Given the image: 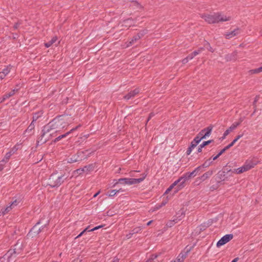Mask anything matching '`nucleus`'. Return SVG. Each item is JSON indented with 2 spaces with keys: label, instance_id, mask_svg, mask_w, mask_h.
Segmentation results:
<instances>
[{
  "label": "nucleus",
  "instance_id": "obj_17",
  "mask_svg": "<svg viewBox=\"0 0 262 262\" xmlns=\"http://www.w3.org/2000/svg\"><path fill=\"white\" fill-rule=\"evenodd\" d=\"M141 38V36L140 34H137L135 35L133 38L129 41L126 46V47H128L130 46H132L135 44L138 40H139Z\"/></svg>",
  "mask_w": 262,
  "mask_h": 262
},
{
  "label": "nucleus",
  "instance_id": "obj_38",
  "mask_svg": "<svg viewBox=\"0 0 262 262\" xmlns=\"http://www.w3.org/2000/svg\"><path fill=\"white\" fill-rule=\"evenodd\" d=\"M243 136V135H238L236 138L234 139L233 140V141L230 143V144H232V145L233 146L235 143L239 139H240Z\"/></svg>",
  "mask_w": 262,
  "mask_h": 262
},
{
  "label": "nucleus",
  "instance_id": "obj_6",
  "mask_svg": "<svg viewBox=\"0 0 262 262\" xmlns=\"http://www.w3.org/2000/svg\"><path fill=\"white\" fill-rule=\"evenodd\" d=\"M21 243L17 242V243L14 246V249L13 250H9L3 258H9L13 253H19L20 252V250H21Z\"/></svg>",
  "mask_w": 262,
  "mask_h": 262
},
{
  "label": "nucleus",
  "instance_id": "obj_44",
  "mask_svg": "<svg viewBox=\"0 0 262 262\" xmlns=\"http://www.w3.org/2000/svg\"><path fill=\"white\" fill-rule=\"evenodd\" d=\"M232 144H229L228 145L226 146V147H225L223 149L225 150V151H226L227 149H228L229 148H230L231 147H232Z\"/></svg>",
  "mask_w": 262,
  "mask_h": 262
},
{
  "label": "nucleus",
  "instance_id": "obj_34",
  "mask_svg": "<svg viewBox=\"0 0 262 262\" xmlns=\"http://www.w3.org/2000/svg\"><path fill=\"white\" fill-rule=\"evenodd\" d=\"M208 127L205 128L203 129H202L198 134V136H199V137L203 136L204 135V134L207 132Z\"/></svg>",
  "mask_w": 262,
  "mask_h": 262
},
{
  "label": "nucleus",
  "instance_id": "obj_49",
  "mask_svg": "<svg viewBox=\"0 0 262 262\" xmlns=\"http://www.w3.org/2000/svg\"><path fill=\"white\" fill-rule=\"evenodd\" d=\"M188 60H188V58L186 57V58H184V59H183L182 63L183 64H185V63H186L188 61Z\"/></svg>",
  "mask_w": 262,
  "mask_h": 262
},
{
  "label": "nucleus",
  "instance_id": "obj_46",
  "mask_svg": "<svg viewBox=\"0 0 262 262\" xmlns=\"http://www.w3.org/2000/svg\"><path fill=\"white\" fill-rule=\"evenodd\" d=\"M194 56L191 53L189 54L187 57L188 58V60H191L193 58Z\"/></svg>",
  "mask_w": 262,
  "mask_h": 262
},
{
  "label": "nucleus",
  "instance_id": "obj_12",
  "mask_svg": "<svg viewBox=\"0 0 262 262\" xmlns=\"http://www.w3.org/2000/svg\"><path fill=\"white\" fill-rule=\"evenodd\" d=\"M53 129H54L52 126V124H51L50 122L49 124H48L47 125H45L43 127V128L42 130V136L43 137L44 136H45L46 134L49 133L51 132V130Z\"/></svg>",
  "mask_w": 262,
  "mask_h": 262
},
{
  "label": "nucleus",
  "instance_id": "obj_55",
  "mask_svg": "<svg viewBox=\"0 0 262 262\" xmlns=\"http://www.w3.org/2000/svg\"><path fill=\"white\" fill-rule=\"evenodd\" d=\"M192 54L194 56H195L197 55H198L199 53V52H198L197 51H195L193 53H192Z\"/></svg>",
  "mask_w": 262,
  "mask_h": 262
},
{
  "label": "nucleus",
  "instance_id": "obj_31",
  "mask_svg": "<svg viewBox=\"0 0 262 262\" xmlns=\"http://www.w3.org/2000/svg\"><path fill=\"white\" fill-rule=\"evenodd\" d=\"M11 68L10 66H8L3 70L2 73L6 76L10 72Z\"/></svg>",
  "mask_w": 262,
  "mask_h": 262
},
{
  "label": "nucleus",
  "instance_id": "obj_51",
  "mask_svg": "<svg viewBox=\"0 0 262 262\" xmlns=\"http://www.w3.org/2000/svg\"><path fill=\"white\" fill-rule=\"evenodd\" d=\"M20 25V23H17L16 24H15L14 26V28L15 29H17L18 28V26H19Z\"/></svg>",
  "mask_w": 262,
  "mask_h": 262
},
{
  "label": "nucleus",
  "instance_id": "obj_43",
  "mask_svg": "<svg viewBox=\"0 0 262 262\" xmlns=\"http://www.w3.org/2000/svg\"><path fill=\"white\" fill-rule=\"evenodd\" d=\"M210 165V163H207V162H205L201 166V167H207L208 166H209Z\"/></svg>",
  "mask_w": 262,
  "mask_h": 262
},
{
  "label": "nucleus",
  "instance_id": "obj_53",
  "mask_svg": "<svg viewBox=\"0 0 262 262\" xmlns=\"http://www.w3.org/2000/svg\"><path fill=\"white\" fill-rule=\"evenodd\" d=\"M258 99H259V96H256L255 97V100L253 102V105H255V103L258 101Z\"/></svg>",
  "mask_w": 262,
  "mask_h": 262
},
{
  "label": "nucleus",
  "instance_id": "obj_40",
  "mask_svg": "<svg viewBox=\"0 0 262 262\" xmlns=\"http://www.w3.org/2000/svg\"><path fill=\"white\" fill-rule=\"evenodd\" d=\"M117 193L116 190H112L109 194L110 196H113Z\"/></svg>",
  "mask_w": 262,
  "mask_h": 262
},
{
  "label": "nucleus",
  "instance_id": "obj_1",
  "mask_svg": "<svg viewBox=\"0 0 262 262\" xmlns=\"http://www.w3.org/2000/svg\"><path fill=\"white\" fill-rule=\"evenodd\" d=\"M201 17L209 24L216 23L219 21H226L230 20L231 17L221 15L219 13H215L213 15L202 14Z\"/></svg>",
  "mask_w": 262,
  "mask_h": 262
},
{
  "label": "nucleus",
  "instance_id": "obj_64",
  "mask_svg": "<svg viewBox=\"0 0 262 262\" xmlns=\"http://www.w3.org/2000/svg\"><path fill=\"white\" fill-rule=\"evenodd\" d=\"M208 50H209L210 51L212 52H213V50L212 48L211 47H209V48L208 49Z\"/></svg>",
  "mask_w": 262,
  "mask_h": 262
},
{
  "label": "nucleus",
  "instance_id": "obj_33",
  "mask_svg": "<svg viewBox=\"0 0 262 262\" xmlns=\"http://www.w3.org/2000/svg\"><path fill=\"white\" fill-rule=\"evenodd\" d=\"M213 141L212 140H208L207 141H205L202 144H201L200 145V146H201V147H205V146L208 145L209 144H210L211 142H212Z\"/></svg>",
  "mask_w": 262,
  "mask_h": 262
},
{
  "label": "nucleus",
  "instance_id": "obj_13",
  "mask_svg": "<svg viewBox=\"0 0 262 262\" xmlns=\"http://www.w3.org/2000/svg\"><path fill=\"white\" fill-rule=\"evenodd\" d=\"M84 151L78 152L76 155L72 156L71 158H70L68 159V162L69 163H73V162H75L81 160V158H79V154H84Z\"/></svg>",
  "mask_w": 262,
  "mask_h": 262
},
{
  "label": "nucleus",
  "instance_id": "obj_63",
  "mask_svg": "<svg viewBox=\"0 0 262 262\" xmlns=\"http://www.w3.org/2000/svg\"><path fill=\"white\" fill-rule=\"evenodd\" d=\"M3 166L2 164H0V171L3 169Z\"/></svg>",
  "mask_w": 262,
  "mask_h": 262
},
{
  "label": "nucleus",
  "instance_id": "obj_18",
  "mask_svg": "<svg viewBox=\"0 0 262 262\" xmlns=\"http://www.w3.org/2000/svg\"><path fill=\"white\" fill-rule=\"evenodd\" d=\"M201 166H199L196 168L192 172L186 173V174L187 176V178L190 179L191 177L195 176L196 173L201 169Z\"/></svg>",
  "mask_w": 262,
  "mask_h": 262
},
{
  "label": "nucleus",
  "instance_id": "obj_56",
  "mask_svg": "<svg viewBox=\"0 0 262 262\" xmlns=\"http://www.w3.org/2000/svg\"><path fill=\"white\" fill-rule=\"evenodd\" d=\"M225 151L223 149L221 150V151L218 154V156H220L222 155Z\"/></svg>",
  "mask_w": 262,
  "mask_h": 262
},
{
  "label": "nucleus",
  "instance_id": "obj_9",
  "mask_svg": "<svg viewBox=\"0 0 262 262\" xmlns=\"http://www.w3.org/2000/svg\"><path fill=\"white\" fill-rule=\"evenodd\" d=\"M20 200H15L9 206H7L5 209H2L1 212H2L3 215H5V214L10 211L15 207H16L20 203Z\"/></svg>",
  "mask_w": 262,
  "mask_h": 262
},
{
  "label": "nucleus",
  "instance_id": "obj_35",
  "mask_svg": "<svg viewBox=\"0 0 262 262\" xmlns=\"http://www.w3.org/2000/svg\"><path fill=\"white\" fill-rule=\"evenodd\" d=\"M34 128V125L33 124V123H31V124L29 126V127H28V128L26 130V132H31L32 131V130H33Z\"/></svg>",
  "mask_w": 262,
  "mask_h": 262
},
{
  "label": "nucleus",
  "instance_id": "obj_14",
  "mask_svg": "<svg viewBox=\"0 0 262 262\" xmlns=\"http://www.w3.org/2000/svg\"><path fill=\"white\" fill-rule=\"evenodd\" d=\"M240 33L239 29L236 28L234 29L233 31L228 33L225 34V37L227 39H230L233 37L236 36Z\"/></svg>",
  "mask_w": 262,
  "mask_h": 262
},
{
  "label": "nucleus",
  "instance_id": "obj_30",
  "mask_svg": "<svg viewBox=\"0 0 262 262\" xmlns=\"http://www.w3.org/2000/svg\"><path fill=\"white\" fill-rule=\"evenodd\" d=\"M262 71V67L250 70L249 72L251 74L258 73Z\"/></svg>",
  "mask_w": 262,
  "mask_h": 262
},
{
  "label": "nucleus",
  "instance_id": "obj_21",
  "mask_svg": "<svg viewBox=\"0 0 262 262\" xmlns=\"http://www.w3.org/2000/svg\"><path fill=\"white\" fill-rule=\"evenodd\" d=\"M17 91V89L16 90L14 89L12 91H11V92H10L9 93H7L5 95H4L3 97L5 98V99L6 100L7 99L13 96L15 94V92Z\"/></svg>",
  "mask_w": 262,
  "mask_h": 262
},
{
  "label": "nucleus",
  "instance_id": "obj_28",
  "mask_svg": "<svg viewBox=\"0 0 262 262\" xmlns=\"http://www.w3.org/2000/svg\"><path fill=\"white\" fill-rule=\"evenodd\" d=\"M79 126H80V125H78V126H76V127L72 128V129L70 130V131L67 132V133H66L62 135H61L60 136H61V138L62 139L63 138L66 137L68 135H69L70 134L72 133L73 131L76 130Z\"/></svg>",
  "mask_w": 262,
  "mask_h": 262
},
{
  "label": "nucleus",
  "instance_id": "obj_19",
  "mask_svg": "<svg viewBox=\"0 0 262 262\" xmlns=\"http://www.w3.org/2000/svg\"><path fill=\"white\" fill-rule=\"evenodd\" d=\"M12 155V151H9V152L7 153L5 158L0 162V164H2L3 166H4V164L8 162Z\"/></svg>",
  "mask_w": 262,
  "mask_h": 262
},
{
  "label": "nucleus",
  "instance_id": "obj_27",
  "mask_svg": "<svg viewBox=\"0 0 262 262\" xmlns=\"http://www.w3.org/2000/svg\"><path fill=\"white\" fill-rule=\"evenodd\" d=\"M177 221H178L177 219H174L173 220H170V221H168L167 222V223L166 224L167 227H171L172 226H173L174 225V223L178 222Z\"/></svg>",
  "mask_w": 262,
  "mask_h": 262
},
{
  "label": "nucleus",
  "instance_id": "obj_42",
  "mask_svg": "<svg viewBox=\"0 0 262 262\" xmlns=\"http://www.w3.org/2000/svg\"><path fill=\"white\" fill-rule=\"evenodd\" d=\"M176 185H173V183L166 190L165 193H168L169 191H170L172 188L176 186Z\"/></svg>",
  "mask_w": 262,
  "mask_h": 262
},
{
  "label": "nucleus",
  "instance_id": "obj_11",
  "mask_svg": "<svg viewBox=\"0 0 262 262\" xmlns=\"http://www.w3.org/2000/svg\"><path fill=\"white\" fill-rule=\"evenodd\" d=\"M140 92V90L139 89H136L134 90L130 91L127 95L124 96V98L126 100H129L132 98H134L135 96H136Z\"/></svg>",
  "mask_w": 262,
  "mask_h": 262
},
{
  "label": "nucleus",
  "instance_id": "obj_54",
  "mask_svg": "<svg viewBox=\"0 0 262 262\" xmlns=\"http://www.w3.org/2000/svg\"><path fill=\"white\" fill-rule=\"evenodd\" d=\"M17 150V149L16 148V147H14L10 151H12L13 155Z\"/></svg>",
  "mask_w": 262,
  "mask_h": 262
},
{
  "label": "nucleus",
  "instance_id": "obj_62",
  "mask_svg": "<svg viewBox=\"0 0 262 262\" xmlns=\"http://www.w3.org/2000/svg\"><path fill=\"white\" fill-rule=\"evenodd\" d=\"M220 156H218V154L214 157L213 158V160H215L216 159H217Z\"/></svg>",
  "mask_w": 262,
  "mask_h": 262
},
{
  "label": "nucleus",
  "instance_id": "obj_26",
  "mask_svg": "<svg viewBox=\"0 0 262 262\" xmlns=\"http://www.w3.org/2000/svg\"><path fill=\"white\" fill-rule=\"evenodd\" d=\"M197 145H195V143L191 142L190 146L187 149L186 153L188 155H190L192 149L196 146Z\"/></svg>",
  "mask_w": 262,
  "mask_h": 262
},
{
  "label": "nucleus",
  "instance_id": "obj_32",
  "mask_svg": "<svg viewBox=\"0 0 262 262\" xmlns=\"http://www.w3.org/2000/svg\"><path fill=\"white\" fill-rule=\"evenodd\" d=\"M235 170H236V172L237 173H241L243 172L246 171L245 170V167H244V166H243L242 167H241L240 168L236 169Z\"/></svg>",
  "mask_w": 262,
  "mask_h": 262
},
{
  "label": "nucleus",
  "instance_id": "obj_47",
  "mask_svg": "<svg viewBox=\"0 0 262 262\" xmlns=\"http://www.w3.org/2000/svg\"><path fill=\"white\" fill-rule=\"evenodd\" d=\"M5 76L6 75L2 72H0V80L4 79Z\"/></svg>",
  "mask_w": 262,
  "mask_h": 262
},
{
  "label": "nucleus",
  "instance_id": "obj_61",
  "mask_svg": "<svg viewBox=\"0 0 262 262\" xmlns=\"http://www.w3.org/2000/svg\"><path fill=\"white\" fill-rule=\"evenodd\" d=\"M238 259V257H236L235 258H234L232 261V262H236Z\"/></svg>",
  "mask_w": 262,
  "mask_h": 262
},
{
  "label": "nucleus",
  "instance_id": "obj_10",
  "mask_svg": "<svg viewBox=\"0 0 262 262\" xmlns=\"http://www.w3.org/2000/svg\"><path fill=\"white\" fill-rule=\"evenodd\" d=\"M188 180L189 179L188 178H187V176L185 173L183 176L181 177L178 180L176 181L173 183V185H178V187L181 188L183 187V184L184 183Z\"/></svg>",
  "mask_w": 262,
  "mask_h": 262
},
{
  "label": "nucleus",
  "instance_id": "obj_7",
  "mask_svg": "<svg viewBox=\"0 0 262 262\" xmlns=\"http://www.w3.org/2000/svg\"><path fill=\"white\" fill-rule=\"evenodd\" d=\"M233 237V235L231 234H226L222 237L217 243L216 246L220 247L221 246L225 245V244L229 242Z\"/></svg>",
  "mask_w": 262,
  "mask_h": 262
},
{
  "label": "nucleus",
  "instance_id": "obj_20",
  "mask_svg": "<svg viewBox=\"0 0 262 262\" xmlns=\"http://www.w3.org/2000/svg\"><path fill=\"white\" fill-rule=\"evenodd\" d=\"M213 174V171L212 170H209L206 172H205L204 174H203L202 177L200 178L201 180L202 181H205L208 178H209L212 174Z\"/></svg>",
  "mask_w": 262,
  "mask_h": 262
},
{
  "label": "nucleus",
  "instance_id": "obj_57",
  "mask_svg": "<svg viewBox=\"0 0 262 262\" xmlns=\"http://www.w3.org/2000/svg\"><path fill=\"white\" fill-rule=\"evenodd\" d=\"M133 234H132V232L129 233L128 234H127L126 235V237L127 238L129 239V238L131 237L132 235H133Z\"/></svg>",
  "mask_w": 262,
  "mask_h": 262
},
{
  "label": "nucleus",
  "instance_id": "obj_58",
  "mask_svg": "<svg viewBox=\"0 0 262 262\" xmlns=\"http://www.w3.org/2000/svg\"><path fill=\"white\" fill-rule=\"evenodd\" d=\"M204 50L203 48H200L197 50L198 52H199V53H200L201 51H202Z\"/></svg>",
  "mask_w": 262,
  "mask_h": 262
},
{
  "label": "nucleus",
  "instance_id": "obj_2",
  "mask_svg": "<svg viewBox=\"0 0 262 262\" xmlns=\"http://www.w3.org/2000/svg\"><path fill=\"white\" fill-rule=\"evenodd\" d=\"M66 179V177H64V174L59 175L57 173H53L51 175L49 179L48 185L51 187L59 186Z\"/></svg>",
  "mask_w": 262,
  "mask_h": 262
},
{
  "label": "nucleus",
  "instance_id": "obj_48",
  "mask_svg": "<svg viewBox=\"0 0 262 262\" xmlns=\"http://www.w3.org/2000/svg\"><path fill=\"white\" fill-rule=\"evenodd\" d=\"M154 115H155V114H154V113H150V114H149V117H148V119H147V122H146V123H147V122H148V121H149V120H150V119H151L153 116H154Z\"/></svg>",
  "mask_w": 262,
  "mask_h": 262
},
{
  "label": "nucleus",
  "instance_id": "obj_3",
  "mask_svg": "<svg viewBox=\"0 0 262 262\" xmlns=\"http://www.w3.org/2000/svg\"><path fill=\"white\" fill-rule=\"evenodd\" d=\"M146 177V174L143 173L142 174V177L139 179H134V178H121L119 179L117 182L115 183V185H116L117 183H119L122 184H126L128 185H130L135 184H138L143 181L145 177Z\"/></svg>",
  "mask_w": 262,
  "mask_h": 262
},
{
  "label": "nucleus",
  "instance_id": "obj_4",
  "mask_svg": "<svg viewBox=\"0 0 262 262\" xmlns=\"http://www.w3.org/2000/svg\"><path fill=\"white\" fill-rule=\"evenodd\" d=\"M53 129H57L56 132L59 131L63 129L66 126L63 117L60 116L58 118L54 119L51 122Z\"/></svg>",
  "mask_w": 262,
  "mask_h": 262
},
{
  "label": "nucleus",
  "instance_id": "obj_50",
  "mask_svg": "<svg viewBox=\"0 0 262 262\" xmlns=\"http://www.w3.org/2000/svg\"><path fill=\"white\" fill-rule=\"evenodd\" d=\"M102 227V226H97V227H95V228H93V229H91V230H92V231H95V230H97V229H99V228H101Z\"/></svg>",
  "mask_w": 262,
  "mask_h": 262
},
{
  "label": "nucleus",
  "instance_id": "obj_29",
  "mask_svg": "<svg viewBox=\"0 0 262 262\" xmlns=\"http://www.w3.org/2000/svg\"><path fill=\"white\" fill-rule=\"evenodd\" d=\"M41 114L42 113L40 112H38L37 113L35 114L33 116L32 123L36 121L41 116Z\"/></svg>",
  "mask_w": 262,
  "mask_h": 262
},
{
  "label": "nucleus",
  "instance_id": "obj_45",
  "mask_svg": "<svg viewBox=\"0 0 262 262\" xmlns=\"http://www.w3.org/2000/svg\"><path fill=\"white\" fill-rule=\"evenodd\" d=\"M232 144H229L228 145L226 146V147H225L223 149L225 150V151H226L227 149H228L229 148H230L231 147H232Z\"/></svg>",
  "mask_w": 262,
  "mask_h": 262
},
{
  "label": "nucleus",
  "instance_id": "obj_22",
  "mask_svg": "<svg viewBox=\"0 0 262 262\" xmlns=\"http://www.w3.org/2000/svg\"><path fill=\"white\" fill-rule=\"evenodd\" d=\"M237 53L236 52H233L231 54H228L226 56V59L227 60H235L236 59V55Z\"/></svg>",
  "mask_w": 262,
  "mask_h": 262
},
{
  "label": "nucleus",
  "instance_id": "obj_8",
  "mask_svg": "<svg viewBox=\"0 0 262 262\" xmlns=\"http://www.w3.org/2000/svg\"><path fill=\"white\" fill-rule=\"evenodd\" d=\"M94 169V166L92 164L85 166L82 168L78 169L73 171V176H78L82 174L83 172L90 171L93 170Z\"/></svg>",
  "mask_w": 262,
  "mask_h": 262
},
{
  "label": "nucleus",
  "instance_id": "obj_41",
  "mask_svg": "<svg viewBox=\"0 0 262 262\" xmlns=\"http://www.w3.org/2000/svg\"><path fill=\"white\" fill-rule=\"evenodd\" d=\"M146 33H147V30H142L141 32H140L138 34H140L141 36V38Z\"/></svg>",
  "mask_w": 262,
  "mask_h": 262
},
{
  "label": "nucleus",
  "instance_id": "obj_25",
  "mask_svg": "<svg viewBox=\"0 0 262 262\" xmlns=\"http://www.w3.org/2000/svg\"><path fill=\"white\" fill-rule=\"evenodd\" d=\"M91 231H92V230H91V229H90V226H88L84 230H83L77 236H76L75 237V239H77V238L81 237V236L84 235L86 232H91Z\"/></svg>",
  "mask_w": 262,
  "mask_h": 262
},
{
  "label": "nucleus",
  "instance_id": "obj_59",
  "mask_svg": "<svg viewBox=\"0 0 262 262\" xmlns=\"http://www.w3.org/2000/svg\"><path fill=\"white\" fill-rule=\"evenodd\" d=\"M5 100V98L3 97L2 99H0V103H2Z\"/></svg>",
  "mask_w": 262,
  "mask_h": 262
},
{
  "label": "nucleus",
  "instance_id": "obj_23",
  "mask_svg": "<svg viewBox=\"0 0 262 262\" xmlns=\"http://www.w3.org/2000/svg\"><path fill=\"white\" fill-rule=\"evenodd\" d=\"M57 37H54L50 41L45 43V46L47 48L50 47L52 45H53L57 41Z\"/></svg>",
  "mask_w": 262,
  "mask_h": 262
},
{
  "label": "nucleus",
  "instance_id": "obj_15",
  "mask_svg": "<svg viewBox=\"0 0 262 262\" xmlns=\"http://www.w3.org/2000/svg\"><path fill=\"white\" fill-rule=\"evenodd\" d=\"M190 251V249H187L186 252H181L177 257L176 262H183L184 259L186 257L188 252Z\"/></svg>",
  "mask_w": 262,
  "mask_h": 262
},
{
  "label": "nucleus",
  "instance_id": "obj_16",
  "mask_svg": "<svg viewBox=\"0 0 262 262\" xmlns=\"http://www.w3.org/2000/svg\"><path fill=\"white\" fill-rule=\"evenodd\" d=\"M239 124L240 122H235L232 124V125L224 132V137H226L230 132L235 129Z\"/></svg>",
  "mask_w": 262,
  "mask_h": 262
},
{
  "label": "nucleus",
  "instance_id": "obj_60",
  "mask_svg": "<svg viewBox=\"0 0 262 262\" xmlns=\"http://www.w3.org/2000/svg\"><path fill=\"white\" fill-rule=\"evenodd\" d=\"M202 148L203 147H201V146H200V147H199V148L198 149V151L199 152H201L202 151Z\"/></svg>",
  "mask_w": 262,
  "mask_h": 262
},
{
  "label": "nucleus",
  "instance_id": "obj_39",
  "mask_svg": "<svg viewBox=\"0 0 262 262\" xmlns=\"http://www.w3.org/2000/svg\"><path fill=\"white\" fill-rule=\"evenodd\" d=\"M166 203H167V202L166 201H163L161 205H157L156 207V209H160L161 207H162L163 206H164Z\"/></svg>",
  "mask_w": 262,
  "mask_h": 262
},
{
  "label": "nucleus",
  "instance_id": "obj_52",
  "mask_svg": "<svg viewBox=\"0 0 262 262\" xmlns=\"http://www.w3.org/2000/svg\"><path fill=\"white\" fill-rule=\"evenodd\" d=\"M61 139H62V138H61V136H58V137H57V138L55 139L54 142H57V141H59L60 140H61Z\"/></svg>",
  "mask_w": 262,
  "mask_h": 262
},
{
  "label": "nucleus",
  "instance_id": "obj_5",
  "mask_svg": "<svg viewBox=\"0 0 262 262\" xmlns=\"http://www.w3.org/2000/svg\"><path fill=\"white\" fill-rule=\"evenodd\" d=\"M212 128L213 126L212 125H210L208 127V128L207 129V132H206L204 134V135L203 136L199 137V136L197 135L192 142L195 143V145H198L199 143V142L201 141V140L205 139L210 135Z\"/></svg>",
  "mask_w": 262,
  "mask_h": 262
},
{
  "label": "nucleus",
  "instance_id": "obj_37",
  "mask_svg": "<svg viewBox=\"0 0 262 262\" xmlns=\"http://www.w3.org/2000/svg\"><path fill=\"white\" fill-rule=\"evenodd\" d=\"M141 230V228L140 227H137V228H134L132 231V234H135V233H138L140 230Z\"/></svg>",
  "mask_w": 262,
  "mask_h": 262
},
{
  "label": "nucleus",
  "instance_id": "obj_24",
  "mask_svg": "<svg viewBox=\"0 0 262 262\" xmlns=\"http://www.w3.org/2000/svg\"><path fill=\"white\" fill-rule=\"evenodd\" d=\"M255 165V164H253V163H246L244 165V167H245L246 171H247V170L251 169L252 168H253Z\"/></svg>",
  "mask_w": 262,
  "mask_h": 262
},
{
  "label": "nucleus",
  "instance_id": "obj_36",
  "mask_svg": "<svg viewBox=\"0 0 262 262\" xmlns=\"http://www.w3.org/2000/svg\"><path fill=\"white\" fill-rule=\"evenodd\" d=\"M157 257V255H152L149 259L146 261V262H153L154 260Z\"/></svg>",
  "mask_w": 262,
  "mask_h": 262
}]
</instances>
